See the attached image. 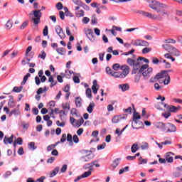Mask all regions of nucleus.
<instances>
[{
  "instance_id": "1",
  "label": "nucleus",
  "mask_w": 182,
  "mask_h": 182,
  "mask_svg": "<svg viewBox=\"0 0 182 182\" xmlns=\"http://www.w3.org/2000/svg\"><path fill=\"white\" fill-rule=\"evenodd\" d=\"M127 63L129 66H133L132 71V75H134L137 73V70L140 69L143 66V63H140L139 61L132 59V58H127Z\"/></svg>"
},
{
  "instance_id": "2",
  "label": "nucleus",
  "mask_w": 182,
  "mask_h": 182,
  "mask_svg": "<svg viewBox=\"0 0 182 182\" xmlns=\"http://www.w3.org/2000/svg\"><path fill=\"white\" fill-rule=\"evenodd\" d=\"M30 15H34V18H32V22L35 25H38L41 22V18H42L41 10H33L31 12Z\"/></svg>"
},
{
  "instance_id": "3",
  "label": "nucleus",
  "mask_w": 182,
  "mask_h": 182,
  "mask_svg": "<svg viewBox=\"0 0 182 182\" xmlns=\"http://www.w3.org/2000/svg\"><path fill=\"white\" fill-rule=\"evenodd\" d=\"M147 68H149V65L148 64H144L141 67L138 68V70H137V71L135 74V76H134L135 83H139V82H140V79L141 78V75H143L142 72H143V70H146V69H147Z\"/></svg>"
},
{
  "instance_id": "4",
  "label": "nucleus",
  "mask_w": 182,
  "mask_h": 182,
  "mask_svg": "<svg viewBox=\"0 0 182 182\" xmlns=\"http://www.w3.org/2000/svg\"><path fill=\"white\" fill-rule=\"evenodd\" d=\"M167 71L161 70L160 73H158L154 77L150 78V83H154L157 82V80H160V79H164V76Z\"/></svg>"
},
{
  "instance_id": "5",
  "label": "nucleus",
  "mask_w": 182,
  "mask_h": 182,
  "mask_svg": "<svg viewBox=\"0 0 182 182\" xmlns=\"http://www.w3.org/2000/svg\"><path fill=\"white\" fill-rule=\"evenodd\" d=\"M141 73L144 80H147L150 79V77L153 75V68L148 67L146 69L143 70Z\"/></svg>"
},
{
  "instance_id": "6",
  "label": "nucleus",
  "mask_w": 182,
  "mask_h": 182,
  "mask_svg": "<svg viewBox=\"0 0 182 182\" xmlns=\"http://www.w3.org/2000/svg\"><path fill=\"white\" fill-rule=\"evenodd\" d=\"M164 131H166L167 133H173L177 132V127H175L174 124L168 122L166 124H165Z\"/></svg>"
},
{
  "instance_id": "7",
  "label": "nucleus",
  "mask_w": 182,
  "mask_h": 182,
  "mask_svg": "<svg viewBox=\"0 0 182 182\" xmlns=\"http://www.w3.org/2000/svg\"><path fill=\"white\" fill-rule=\"evenodd\" d=\"M127 119V114H124L122 115H115L112 119V123L116 124V123H119V122H120V120H123V119Z\"/></svg>"
},
{
  "instance_id": "8",
  "label": "nucleus",
  "mask_w": 182,
  "mask_h": 182,
  "mask_svg": "<svg viewBox=\"0 0 182 182\" xmlns=\"http://www.w3.org/2000/svg\"><path fill=\"white\" fill-rule=\"evenodd\" d=\"M121 70H122V73H121V75H122L124 79L130 73V67L129 65H122L120 67Z\"/></svg>"
},
{
  "instance_id": "9",
  "label": "nucleus",
  "mask_w": 182,
  "mask_h": 182,
  "mask_svg": "<svg viewBox=\"0 0 182 182\" xmlns=\"http://www.w3.org/2000/svg\"><path fill=\"white\" fill-rule=\"evenodd\" d=\"M85 33L87 38L91 42H93V40L95 39V33H93V31L90 28H87V30L85 31Z\"/></svg>"
},
{
  "instance_id": "10",
  "label": "nucleus",
  "mask_w": 182,
  "mask_h": 182,
  "mask_svg": "<svg viewBox=\"0 0 182 182\" xmlns=\"http://www.w3.org/2000/svg\"><path fill=\"white\" fill-rule=\"evenodd\" d=\"M55 32L58 35V36L60 38V39L65 38V33L63 32V28L60 27V26H55Z\"/></svg>"
},
{
  "instance_id": "11",
  "label": "nucleus",
  "mask_w": 182,
  "mask_h": 182,
  "mask_svg": "<svg viewBox=\"0 0 182 182\" xmlns=\"http://www.w3.org/2000/svg\"><path fill=\"white\" fill-rule=\"evenodd\" d=\"M143 126V122L141 121H132V129H141V127Z\"/></svg>"
},
{
  "instance_id": "12",
  "label": "nucleus",
  "mask_w": 182,
  "mask_h": 182,
  "mask_svg": "<svg viewBox=\"0 0 182 182\" xmlns=\"http://www.w3.org/2000/svg\"><path fill=\"white\" fill-rule=\"evenodd\" d=\"M168 107L170 113H177L178 110H181V107L180 105H178V107H176L174 105H171L170 107Z\"/></svg>"
},
{
  "instance_id": "13",
  "label": "nucleus",
  "mask_w": 182,
  "mask_h": 182,
  "mask_svg": "<svg viewBox=\"0 0 182 182\" xmlns=\"http://www.w3.org/2000/svg\"><path fill=\"white\" fill-rule=\"evenodd\" d=\"M158 2L157 1H153L151 4H149V8L154 9L156 12H160V9H158Z\"/></svg>"
},
{
  "instance_id": "14",
  "label": "nucleus",
  "mask_w": 182,
  "mask_h": 182,
  "mask_svg": "<svg viewBox=\"0 0 182 182\" xmlns=\"http://www.w3.org/2000/svg\"><path fill=\"white\" fill-rule=\"evenodd\" d=\"M4 142L5 144H12L14 143V134H12L10 137L5 136L4 139Z\"/></svg>"
},
{
  "instance_id": "15",
  "label": "nucleus",
  "mask_w": 182,
  "mask_h": 182,
  "mask_svg": "<svg viewBox=\"0 0 182 182\" xmlns=\"http://www.w3.org/2000/svg\"><path fill=\"white\" fill-rule=\"evenodd\" d=\"M176 171L173 173V176L175 177V178H177L178 177H181V176H182L181 168L176 167Z\"/></svg>"
},
{
  "instance_id": "16",
  "label": "nucleus",
  "mask_w": 182,
  "mask_h": 182,
  "mask_svg": "<svg viewBox=\"0 0 182 182\" xmlns=\"http://www.w3.org/2000/svg\"><path fill=\"white\" fill-rule=\"evenodd\" d=\"M9 100L8 102L9 107H11V109H14L15 107V102H14V96L10 95L9 96Z\"/></svg>"
},
{
  "instance_id": "17",
  "label": "nucleus",
  "mask_w": 182,
  "mask_h": 182,
  "mask_svg": "<svg viewBox=\"0 0 182 182\" xmlns=\"http://www.w3.org/2000/svg\"><path fill=\"white\" fill-rule=\"evenodd\" d=\"M169 53H171V55H173V56H180V51H178V50H177V48H176L175 47L172 48Z\"/></svg>"
},
{
  "instance_id": "18",
  "label": "nucleus",
  "mask_w": 182,
  "mask_h": 182,
  "mask_svg": "<svg viewBox=\"0 0 182 182\" xmlns=\"http://www.w3.org/2000/svg\"><path fill=\"white\" fill-rule=\"evenodd\" d=\"M12 114H14V116H19V114H21V112H19V109H14L9 114V117H12Z\"/></svg>"
},
{
  "instance_id": "19",
  "label": "nucleus",
  "mask_w": 182,
  "mask_h": 182,
  "mask_svg": "<svg viewBox=\"0 0 182 182\" xmlns=\"http://www.w3.org/2000/svg\"><path fill=\"white\" fill-rule=\"evenodd\" d=\"M75 102L76 107H82V98L80 97H76Z\"/></svg>"
},
{
  "instance_id": "20",
  "label": "nucleus",
  "mask_w": 182,
  "mask_h": 182,
  "mask_svg": "<svg viewBox=\"0 0 182 182\" xmlns=\"http://www.w3.org/2000/svg\"><path fill=\"white\" fill-rule=\"evenodd\" d=\"M95 106H96L95 102H92L90 103L89 106L87 108V111L88 112V113H92L93 109H95Z\"/></svg>"
},
{
  "instance_id": "21",
  "label": "nucleus",
  "mask_w": 182,
  "mask_h": 182,
  "mask_svg": "<svg viewBox=\"0 0 182 182\" xmlns=\"http://www.w3.org/2000/svg\"><path fill=\"white\" fill-rule=\"evenodd\" d=\"M119 89H121V90L122 92H126V90H129V89H130V87L129 86V84L119 85Z\"/></svg>"
},
{
  "instance_id": "22",
  "label": "nucleus",
  "mask_w": 182,
  "mask_h": 182,
  "mask_svg": "<svg viewBox=\"0 0 182 182\" xmlns=\"http://www.w3.org/2000/svg\"><path fill=\"white\" fill-rule=\"evenodd\" d=\"M56 52L57 53H58V55H61L63 56H65V55H66V50L63 48H57Z\"/></svg>"
},
{
  "instance_id": "23",
  "label": "nucleus",
  "mask_w": 182,
  "mask_h": 182,
  "mask_svg": "<svg viewBox=\"0 0 182 182\" xmlns=\"http://www.w3.org/2000/svg\"><path fill=\"white\" fill-rule=\"evenodd\" d=\"M173 46L170 45V44H164L162 45V48H164V49L165 50H166V52H171V49H173Z\"/></svg>"
},
{
  "instance_id": "24",
  "label": "nucleus",
  "mask_w": 182,
  "mask_h": 182,
  "mask_svg": "<svg viewBox=\"0 0 182 182\" xmlns=\"http://www.w3.org/2000/svg\"><path fill=\"white\" fill-rule=\"evenodd\" d=\"M136 60L137 62H140V63H141V62H144L145 63H150L149 59L141 56H139Z\"/></svg>"
},
{
  "instance_id": "25",
  "label": "nucleus",
  "mask_w": 182,
  "mask_h": 182,
  "mask_svg": "<svg viewBox=\"0 0 182 182\" xmlns=\"http://www.w3.org/2000/svg\"><path fill=\"white\" fill-rule=\"evenodd\" d=\"M135 14H139V15L146 16V18H148V16H149V12L144 11L143 10H136V11H135Z\"/></svg>"
},
{
  "instance_id": "26",
  "label": "nucleus",
  "mask_w": 182,
  "mask_h": 182,
  "mask_svg": "<svg viewBox=\"0 0 182 182\" xmlns=\"http://www.w3.org/2000/svg\"><path fill=\"white\" fill-rule=\"evenodd\" d=\"M112 75L114 77H116V78H119V79H124L123 77V75H122V73L121 72H115L114 71V73H112Z\"/></svg>"
},
{
  "instance_id": "27",
  "label": "nucleus",
  "mask_w": 182,
  "mask_h": 182,
  "mask_svg": "<svg viewBox=\"0 0 182 182\" xmlns=\"http://www.w3.org/2000/svg\"><path fill=\"white\" fill-rule=\"evenodd\" d=\"M121 160H122V159H120V158H117L116 159H114V161L112 163L113 168H116V167H117V166H119V164H120Z\"/></svg>"
},
{
  "instance_id": "28",
  "label": "nucleus",
  "mask_w": 182,
  "mask_h": 182,
  "mask_svg": "<svg viewBox=\"0 0 182 182\" xmlns=\"http://www.w3.org/2000/svg\"><path fill=\"white\" fill-rule=\"evenodd\" d=\"M129 125H127L124 128H123L121 131L119 128H117L115 130V134H117L118 136H122L123 132L127 129Z\"/></svg>"
},
{
  "instance_id": "29",
  "label": "nucleus",
  "mask_w": 182,
  "mask_h": 182,
  "mask_svg": "<svg viewBox=\"0 0 182 182\" xmlns=\"http://www.w3.org/2000/svg\"><path fill=\"white\" fill-rule=\"evenodd\" d=\"M59 173V167L55 168L50 173V177H55Z\"/></svg>"
},
{
  "instance_id": "30",
  "label": "nucleus",
  "mask_w": 182,
  "mask_h": 182,
  "mask_svg": "<svg viewBox=\"0 0 182 182\" xmlns=\"http://www.w3.org/2000/svg\"><path fill=\"white\" fill-rule=\"evenodd\" d=\"M164 77H165V79H164V80H163L164 85H167L171 82L170 75L168 74H167V75L165 74Z\"/></svg>"
},
{
  "instance_id": "31",
  "label": "nucleus",
  "mask_w": 182,
  "mask_h": 182,
  "mask_svg": "<svg viewBox=\"0 0 182 182\" xmlns=\"http://www.w3.org/2000/svg\"><path fill=\"white\" fill-rule=\"evenodd\" d=\"M90 155L89 154L86 156H83L80 159L82 161H83V163H87V161H90V160H92V158H90Z\"/></svg>"
},
{
  "instance_id": "32",
  "label": "nucleus",
  "mask_w": 182,
  "mask_h": 182,
  "mask_svg": "<svg viewBox=\"0 0 182 182\" xmlns=\"http://www.w3.org/2000/svg\"><path fill=\"white\" fill-rule=\"evenodd\" d=\"M131 45H133V46H141V40H132L131 42Z\"/></svg>"
},
{
  "instance_id": "33",
  "label": "nucleus",
  "mask_w": 182,
  "mask_h": 182,
  "mask_svg": "<svg viewBox=\"0 0 182 182\" xmlns=\"http://www.w3.org/2000/svg\"><path fill=\"white\" fill-rule=\"evenodd\" d=\"M141 119V116L139 114V112H134L132 122L140 120Z\"/></svg>"
},
{
  "instance_id": "34",
  "label": "nucleus",
  "mask_w": 182,
  "mask_h": 182,
  "mask_svg": "<svg viewBox=\"0 0 182 182\" xmlns=\"http://www.w3.org/2000/svg\"><path fill=\"white\" fill-rule=\"evenodd\" d=\"M156 129H161V130H164L165 129L166 124L163 122H158L156 125Z\"/></svg>"
},
{
  "instance_id": "35",
  "label": "nucleus",
  "mask_w": 182,
  "mask_h": 182,
  "mask_svg": "<svg viewBox=\"0 0 182 182\" xmlns=\"http://www.w3.org/2000/svg\"><path fill=\"white\" fill-rule=\"evenodd\" d=\"M97 86H99V85H97V80H94L92 81V91L93 90H99V87H97Z\"/></svg>"
},
{
  "instance_id": "36",
  "label": "nucleus",
  "mask_w": 182,
  "mask_h": 182,
  "mask_svg": "<svg viewBox=\"0 0 182 182\" xmlns=\"http://www.w3.org/2000/svg\"><path fill=\"white\" fill-rule=\"evenodd\" d=\"M29 77H31V73H27L23 79V81L21 82V85H23L26 83V82L28 81V79H29Z\"/></svg>"
},
{
  "instance_id": "37",
  "label": "nucleus",
  "mask_w": 182,
  "mask_h": 182,
  "mask_svg": "<svg viewBox=\"0 0 182 182\" xmlns=\"http://www.w3.org/2000/svg\"><path fill=\"white\" fill-rule=\"evenodd\" d=\"M23 89V86H20V87H14L13 88V92H14L15 93H20V92H22V90Z\"/></svg>"
},
{
  "instance_id": "38",
  "label": "nucleus",
  "mask_w": 182,
  "mask_h": 182,
  "mask_svg": "<svg viewBox=\"0 0 182 182\" xmlns=\"http://www.w3.org/2000/svg\"><path fill=\"white\" fill-rule=\"evenodd\" d=\"M157 5H158V8H161V9H168V6H167V4L160 3V1H158Z\"/></svg>"
},
{
  "instance_id": "39",
  "label": "nucleus",
  "mask_w": 182,
  "mask_h": 182,
  "mask_svg": "<svg viewBox=\"0 0 182 182\" xmlns=\"http://www.w3.org/2000/svg\"><path fill=\"white\" fill-rule=\"evenodd\" d=\"M139 150V146L137 144H134L131 147L132 153H136Z\"/></svg>"
},
{
  "instance_id": "40",
  "label": "nucleus",
  "mask_w": 182,
  "mask_h": 182,
  "mask_svg": "<svg viewBox=\"0 0 182 182\" xmlns=\"http://www.w3.org/2000/svg\"><path fill=\"white\" fill-rule=\"evenodd\" d=\"M85 94L87 95V97H88V99H92V90L90 88H87L85 91Z\"/></svg>"
},
{
  "instance_id": "41",
  "label": "nucleus",
  "mask_w": 182,
  "mask_h": 182,
  "mask_svg": "<svg viewBox=\"0 0 182 182\" xmlns=\"http://www.w3.org/2000/svg\"><path fill=\"white\" fill-rule=\"evenodd\" d=\"M75 15L77 18H82V16H85V11L83 10H80L75 13Z\"/></svg>"
},
{
  "instance_id": "42",
  "label": "nucleus",
  "mask_w": 182,
  "mask_h": 182,
  "mask_svg": "<svg viewBox=\"0 0 182 182\" xmlns=\"http://www.w3.org/2000/svg\"><path fill=\"white\" fill-rule=\"evenodd\" d=\"M169 154H170V153L167 154L166 160V161H168V163H173L174 158H173V156H170Z\"/></svg>"
},
{
  "instance_id": "43",
  "label": "nucleus",
  "mask_w": 182,
  "mask_h": 182,
  "mask_svg": "<svg viewBox=\"0 0 182 182\" xmlns=\"http://www.w3.org/2000/svg\"><path fill=\"white\" fill-rule=\"evenodd\" d=\"M13 26V23L11 20H9L6 23V29H11Z\"/></svg>"
},
{
  "instance_id": "44",
  "label": "nucleus",
  "mask_w": 182,
  "mask_h": 182,
  "mask_svg": "<svg viewBox=\"0 0 182 182\" xmlns=\"http://www.w3.org/2000/svg\"><path fill=\"white\" fill-rule=\"evenodd\" d=\"M97 163V161H94L91 163H90L89 167H88V171H90L92 173V171H93V166H95V164Z\"/></svg>"
},
{
  "instance_id": "45",
  "label": "nucleus",
  "mask_w": 182,
  "mask_h": 182,
  "mask_svg": "<svg viewBox=\"0 0 182 182\" xmlns=\"http://www.w3.org/2000/svg\"><path fill=\"white\" fill-rule=\"evenodd\" d=\"M81 176H82V178H86L92 176V172L88 171L84 172Z\"/></svg>"
},
{
  "instance_id": "46",
  "label": "nucleus",
  "mask_w": 182,
  "mask_h": 182,
  "mask_svg": "<svg viewBox=\"0 0 182 182\" xmlns=\"http://www.w3.org/2000/svg\"><path fill=\"white\" fill-rule=\"evenodd\" d=\"M80 6H82V8H83V9H85V11H90V7H89V6L82 1L81 4H80Z\"/></svg>"
},
{
  "instance_id": "47",
  "label": "nucleus",
  "mask_w": 182,
  "mask_h": 182,
  "mask_svg": "<svg viewBox=\"0 0 182 182\" xmlns=\"http://www.w3.org/2000/svg\"><path fill=\"white\" fill-rule=\"evenodd\" d=\"M141 150H149V143L144 142L142 143V145L141 146Z\"/></svg>"
},
{
  "instance_id": "48",
  "label": "nucleus",
  "mask_w": 182,
  "mask_h": 182,
  "mask_svg": "<svg viewBox=\"0 0 182 182\" xmlns=\"http://www.w3.org/2000/svg\"><path fill=\"white\" fill-rule=\"evenodd\" d=\"M49 33V29L48 28V26H46L43 30V36H48Z\"/></svg>"
},
{
  "instance_id": "49",
  "label": "nucleus",
  "mask_w": 182,
  "mask_h": 182,
  "mask_svg": "<svg viewBox=\"0 0 182 182\" xmlns=\"http://www.w3.org/2000/svg\"><path fill=\"white\" fill-rule=\"evenodd\" d=\"M91 22L93 25L97 24V18H96V14H93L91 18Z\"/></svg>"
},
{
  "instance_id": "50",
  "label": "nucleus",
  "mask_w": 182,
  "mask_h": 182,
  "mask_svg": "<svg viewBox=\"0 0 182 182\" xmlns=\"http://www.w3.org/2000/svg\"><path fill=\"white\" fill-rule=\"evenodd\" d=\"M55 8H56L58 11H62V9H63V4H62V2H58V3L55 5Z\"/></svg>"
},
{
  "instance_id": "51",
  "label": "nucleus",
  "mask_w": 182,
  "mask_h": 182,
  "mask_svg": "<svg viewBox=\"0 0 182 182\" xmlns=\"http://www.w3.org/2000/svg\"><path fill=\"white\" fill-rule=\"evenodd\" d=\"M106 147V143L103 142L102 144H99L97 146V150H103Z\"/></svg>"
},
{
  "instance_id": "52",
  "label": "nucleus",
  "mask_w": 182,
  "mask_h": 182,
  "mask_svg": "<svg viewBox=\"0 0 182 182\" xmlns=\"http://www.w3.org/2000/svg\"><path fill=\"white\" fill-rule=\"evenodd\" d=\"M38 58H41V59L45 60V59H46V53H45V51H42L41 54L38 55Z\"/></svg>"
},
{
  "instance_id": "53",
  "label": "nucleus",
  "mask_w": 182,
  "mask_h": 182,
  "mask_svg": "<svg viewBox=\"0 0 182 182\" xmlns=\"http://www.w3.org/2000/svg\"><path fill=\"white\" fill-rule=\"evenodd\" d=\"M28 147L31 150H36L37 147L35 146V142H30L28 144Z\"/></svg>"
},
{
  "instance_id": "54",
  "label": "nucleus",
  "mask_w": 182,
  "mask_h": 182,
  "mask_svg": "<svg viewBox=\"0 0 182 182\" xmlns=\"http://www.w3.org/2000/svg\"><path fill=\"white\" fill-rule=\"evenodd\" d=\"M56 124L59 127H65V125L66 124V122H60V121L58 120V121H56Z\"/></svg>"
},
{
  "instance_id": "55",
  "label": "nucleus",
  "mask_w": 182,
  "mask_h": 182,
  "mask_svg": "<svg viewBox=\"0 0 182 182\" xmlns=\"http://www.w3.org/2000/svg\"><path fill=\"white\" fill-rule=\"evenodd\" d=\"M29 23V21H24L21 26H20V29L23 30L26 28V26H28V24Z\"/></svg>"
},
{
  "instance_id": "56",
  "label": "nucleus",
  "mask_w": 182,
  "mask_h": 182,
  "mask_svg": "<svg viewBox=\"0 0 182 182\" xmlns=\"http://www.w3.org/2000/svg\"><path fill=\"white\" fill-rule=\"evenodd\" d=\"M162 116L165 117V119H168L171 116V112L167 111L166 112L162 113Z\"/></svg>"
},
{
  "instance_id": "57",
  "label": "nucleus",
  "mask_w": 182,
  "mask_h": 182,
  "mask_svg": "<svg viewBox=\"0 0 182 182\" xmlns=\"http://www.w3.org/2000/svg\"><path fill=\"white\" fill-rule=\"evenodd\" d=\"M106 72L108 75H110L111 76H112L113 73H114V71L112 70V68L109 67L106 68Z\"/></svg>"
},
{
  "instance_id": "58",
  "label": "nucleus",
  "mask_w": 182,
  "mask_h": 182,
  "mask_svg": "<svg viewBox=\"0 0 182 182\" xmlns=\"http://www.w3.org/2000/svg\"><path fill=\"white\" fill-rule=\"evenodd\" d=\"M152 63L153 65H159V63H161V61H160L158 58H152Z\"/></svg>"
},
{
  "instance_id": "59",
  "label": "nucleus",
  "mask_w": 182,
  "mask_h": 182,
  "mask_svg": "<svg viewBox=\"0 0 182 182\" xmlns=\"http://www.w3.org/2000/svg\"><path fill=\"white\" fill-rule=\"evenodd\" d=\"M149 52H151V48L146 47L142 49V53H144V55H146V53H149Z\"/></svg>"
},
{
  "instance_id": "60",
  "label": "nucleus",
  "mask_w": 182,
  "mask_h": 182,
  "mask_svg": "<svg viewBox=\"0 0 182 182\" xmlns=\"http://www.w3.org/2000/svg\"><path fill=\"white\" fill-rule=\"evenodd\" d=\"M139 164H147V159H144L141 156L139 157Z\"/></svg>"
},
{
  "instance_id": "61",
  "label": "nucleus",
  "mask_w": 182,
  "mask_h": 182,
  "mask_svg": "<svg viewBox=\"0 0 182 182\" xmlns=\"http://www.w3.org/2000/svg\"><path fill=\"white\" fill-rule=\"evenodd\" d=\"M129 166H126L124 168H122L119 170V174H123V173H124L125 171H129Z\"/></svg>"
},
{
  "instance_id": "62",
  "label": "nucleus",
  "mask_w": 182,
  "mask_h": 182,
  "mask_svg": "<svg viewBox=\"0 0 182 182\" xmlns=\"http://www.w3.org/2000/svg\"><path fill=\"white\" fill-rule=\"evenodd\" d=\"M164 42L165 43H176V41L174 39L169 38L164 40Z\"/></svg>"
},
{
  "instance_id": "63",
  "label": "nucleus",
  "mask_w": 182,
  "mask_h": 182,
  "mask_svg": "<svg viewBox=\"0 0 182 182\" xmlns=\"http://www.w3.org/2000/svg\"><path fill=\"white\" fill-rule=\"evenodd\" d=\"M148 18H149L150 19H158L157 16L154 14H151V13L148 14Z\"/></svg>"
},
{
  "instance_id": "64",
  "label": "nucleus",
  "mask_w": 182,
  "mask_h": 182,
  "mask_svg": "<svg viewBox=\"0 0 182 182\" xmlns=\"http://www.w3.org/2000/svg\"><path fill=\"white\" fill-rule=\"evenodd\" d=\"M149 45H150V43H149V42H147L146 41L141 40V46L147 47V46H149Z\"/></svg>"
}]
</instances>
